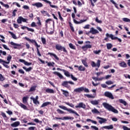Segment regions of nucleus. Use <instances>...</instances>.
<instances>
[{"instance_id": "nucleus-1", "label": "nucleus", "mask_w": 130, "mask_h": 130, "mask_svg": "<svg viewBox=\"0 0 130 130\" xmlns=\"http://www.w3.org/2000/svg\"><path fill=\"white\" fill-rule=\"evenodd\" d=\"M103 106L109 111H112V112H113L114 113H118V111L117 109H115L112 106L109 105V104L103 103Z\"/></svg>"}, {"instance_id": "nucleus-2", "label": "nucleus", "mask_w": 130, "mask_h": 130, "mask_svg": "<svg viewBox=\"0 0 130 130\" xmlns=\"http://www.w3.org/2000/svg\"><path fill=\"white\" fill-rule=\"evenodd\" d=\"M59 108H61V109H63V110H66L67 111H68L70 113H73L74 114H75L77 116H80V115L78 114V113L75 111H74L72 109H68L67 108V107L62 106H59Z\"/></svg>"}, {"instance_id": "nucleus-3", "label": "nucleus", "mask_w": 130, "mask_h": 130, "mask_svg": "<svg viewBox=\"0 0 130 130\" xmlns=\"http://www.w3.org/2000/svg\"><path fill=\"white\" fill-rule=\"evenodd\" d=\"M85 92V93H89L90 90H89V89L84 87H81L77 88H76L74 89V92H76V93H81V92Z\"/></svg>"}, {"instance_id": "nucleus-4", "label": "nucleus", "mask_w": 130, "mask_h": 130, "mask_svg": "<svg viewBox=\"0 0 130 130\" xmlns=\"http://www.w3.org/2000/svg\"><path fill=\"white\" fill-rule=\"evenodd\" d=\"M106 37L104 39V40L106 41L109 38V37L112 39V40H117L119 42H121L122 40L118 38L117 37H114L113 35L111 34L109 35L108 33H107L106 34Z\"/></svg>"}, {"instance_id": "nucleus-5", "label": "nucleus", "mask_w": 130, "mask_h": 130, "mask_svg": "<svg viewBox=\"0 0 130 130\" xmlns=\"http://www.w3.org/2000/svg\"><path fill=\"white\" fill-rule=\"evenodd\" d=\"M55 48L58 51H63L65 53H68V50L66 49V47H62L61 45L57 44L55 45Z\"/></svg>"}, {"instance_id": "nucleus-6", "label": "nucleus", "mask_w": 130, "mask_h": 130, "mask_svg": "<svg viewBox=\"0 0 130 130\" xmlns=\"http://www.w3.org/2000/svg\"><path fill=\"white\" fill-rule=\"evenodd\" d=\"M24 39H25V40H26L27 41H28L29 43H31L32 44H34V43H35L34 45L35 46H36L37 49H39V47H40V45H38V44L37 43V42H36L35 40H33V39L31 40L29 38H27L26 37L24 38Z\"/></svg>"}, {"instance_id": "nucleus-7", "label": "nucleus", "mask_w": 130, "mask_h": 130, "mask_svg": "<svg viewBox=\"0 0 130 130\" xmlns=\"http://www.w3.org/2000/svg\"><path fill=\"white\" fill-rule=\"evenodd\" d=\"M63 73H64V75L66 76L69 78V77H71V79L73 81H78V78L74 77V75L73 74H70V72L69 71H66V70H63Z\"/></svg>"}, {"instance_id": "nucleus-8", "label": "nucleus", "mask_w": 130, "mask_h": 130, "mask_svg": "<svg viewBox=\"0 0 130 130\" xmlns=\"http://www.w3.org/2000/svg\"><path fill=\"white\" fill-rule=\"evenodd\" d=\"M69 84H70V85H75V83L73 81H65L62 82V83H61V86H63V87H65V88H67V89H69V88H70V87Z\"/></svg>"}, {"instance_id": "nucleus-9", "label": "nucleus", "mask_w": 130, "mask_h": 130, "mask_svg": "<svg viewBox=\"0 0 130 130\" xmlns=\"http://www.w3.org/2000/svg\"><path fill=\"white\" fill-rule=\"evenodd\" d=\"M101 62V60H100V59L98 60L96 63H95L93 61H92L91 62V66L92 68H95L96 67H97L98 68H100Z\"/></svg>"}, {"instance_id": "nucleus-10", "label": "nucleus", "mask_w": 130, "mask_h": 130, "mask_svg": "<svg viewBox=\"0 0 130 130\" xmlns=\"http://www.w3.org/2000/svg\"><path fill=\"white\" fill-rule=\"evenodd\" d=\"M92 92L94 93L93 95L92 94H84V96L86 97H87V98H92L94 99L95 97H96V90L95 89H92Z\"/></svg>"}, {"instance_id": "nucleus-11", "label": "nucleus", "mask_w": 130, "mask_h": 130, "mask_svg": "<svg viewBox=\"0 0 130 130\" xmlns=\"http://www.w3.org/2000/svg\"><path fill=\"white\" fill-rule=\"evenodd\" d=\"M104 95L105 97H108V98H109L110 99H114V96H113L112 93L109 91H106L104 93Z\"/></svg>"}, {"instance_id": "nucleus-12", "label": "nucleus", "mask_w": 130, "mask_h": 130, "mask_svg": "<svg viewBox=\"0 0 130 130\" xmlns=\"http://www.w3.org/2000/svg\"><path fill=\"white\" fill-rule=\"evenodd\" d=\"M74 117H55V118H54V119H61V120H67L68 119H71L72 120H73L74 119Z\"/></svg>"}, {"instance_id": "nucleus-13", "label": "nucleus", "mask_w": 130, "mask_h": 130, "mask_svg": "<svg viewBox=\"0 0 130 130\" xmlns=\"http://www.w3.org/2000/svg\"><path fill=\"white\" fill-rule=\"evenodd\" d=\"M37 19L38 21L37 22L38 26H37L36 29L40 30V28L42 27V23H41V20H40V17H37Z\"/></svg>"}, {"instance_id": "nucleus-14", "label": "nucleus", "mask_w": 130, "mask_h": 130, "mask_svg": "<svg viewBox=\"0 0 130 130\" xmlns=\"http://www.w3.org/2000/svg\"><path fill=\"white\" fill-rule=\"evenodd\" d=\"M75 108H83V109H86V105L83 102H80L77 106H75Z\"/></svg>"}, {"instance_id": "nucleus-15", "label": "nucleus", "mask_w": 130, "mask_h": 130, "mask_svg": "<svg viewBox=\"0 0 130 130\" xmlns=\"http://www.w3.org/2000/svg\"><path fill=\"white\" fill-rule=\"evenodd\" d=\"M89 32H91L92 35H96V34H99V31L94 27H91Z\"/></svg>"}, {"instance_id": "nucleus-16", "label": "nucleus", "mask_w": 130, "mask_h": 130, "mask_svg": "<svg viewBox=\"0 0 130 130\" xmlns=\"http://www.w3.org/2000/svg\"><path fill=\"white\" fill-rule=\"evenodd\" d=\"M96 118L98 119H100L99 120V122L100 123V124H102V123H105L106 121H107V119L101 117H97Z\"/></svg>"}, {"instance_id": "nucleus-17", "label": "nucleus", "mask_w": 130, "mask_h": 130, "mask_svg": "<svg viewBox=\"0 0 130 130\" xmlns=\"http://www.w3.org/2000/svg\"><path fill=\"white\" fill-rule=\"evenodd\" d=\"M19 61H20V62H22V63H24L25 66H27V67H29V66H31V64H32V62H28L23 59H19Z\"/></svg>"}, {"instance_id": "nucleus-18", "label": "nucleus", "mask_w": 130, "mask_h": 130, "mask_svg": "<svg viewBox=\"0 0 130 130\" xmlns=\"http://www.w3.org/2000/svg\"><path fill=\"white\" fill-rule=\"evenodd\" d=\"M74 68H78V70L80 71V72H84V71H86V68L82 65L79 67L78 65H75Z\"/></svg>"}, {"instance_id": "nucleus-19", "label": "nucleus", "mask_w": 130, "mask_h": 130, "mask_svg": "<svg viewBox=\"0 0 130 130\" xmlns=\"http://www.w3.org/2000/svg\"><path fill=\"white\" fill-rule=\"evenodd\" d=\"M32 6L34 7H37L38 8H42L43 7V4L40 2L36 3L35 4H32Z\"/></svg>"}, {"instance_id": "nucleus-20", "label": "nucleus", "mask_w": 130, "mask_h": 130, "mask_svg": "<svg viewBox=\"0 0 130 130\" xmlns=\"http://www.w3.org/2000/svg\"><path fill=\"white\" fill-rule=\"evenodd\" d=\"M86 21H87V19H83V20H80V21H77V20L74 19H73V22L74 23H75V24H82V23H84V22H86Z\"/></svg>"}, {"instance_id": "nucleus-21", "label": "nucleus", "mask_w": 130, "mask_h": 130, "mask_svg": "<svg viewBox=\"0 0 130 130\" xmlns=\"http://www.w3.org/2000/svg\"><path fill=\"white\" fill-rule=\"evenodd\" d=\"M53 74H54V75H56V76H58V77L59 78V79L63 80V79H64V78H63V76H62V75H61V74L57 72H54L53 73Z\"/></svg>"}, {"instance_id": "nucleus-22", "label": "nucleus", "mask_w": 130, "mask_h": 130, "mask_svg": "<svg viewBox=\"0 0 130 130\" xmlns=\"http://www.w3.org/2000/svg\"><path fill=\"white\" fill-rule=\"evenodd\" d=\"M48 55H50V56H53L56 60H59V58L58 57V56L56 55V54L53 53H51V52H48Z\"/></svg>"}, {"instance_id": "nucleus-23", "label": "nucleus", "mask_w": 130, "mask_h": 130, "mask_svg": "<svg viewBox=\"0 0 130 130\" xmlns=\"http://www.w3.org/2000/svg\"><path fill=\"white\" fill-rule=\"evenodd\" d=\"M61 91L62 92V94L65 96V97H69V96H70V93H69V91L63 89H61Z\"/></svg>"}, {"instance_id": "nucleus-24", "label": "nucleus", "mask_w": 130, "mask_h": 130, "mask_svg": "<svg viewBox=\"0 0 130 130\" xmlns=\"http://www.w3.org/2000/svg\"><path fill=\"white\" fill-rule=\"evenodd\" d=\"M19 125H20V121H16L11 124V126L12 127H17V126H19Z\"/></svg>"}, {"instance_id": "nucleus-25", "label": "nucleus", "mask_w": 130, "mask_h": 130, "mask_svg": "<svg viewBox=\"0 0 130 130\" xmlns=\"http://www.w3.org/2000/svg\"><path fill=\"white\" fill-rule=\"evenodd\" d=\"M103 128H105L106 129H113V125L104 126L102 127V129H103Z\"/></svg>"}, {"instance_id": "nucleus-26", "label": "nucleus", "mask_w": 130, "mask_h": 130, "mask_svg": "<svg viewBox=\"0 0 130 130\" xmlns=\"http://www.w3.org/2000/svg\"><path fill=\"white\" fill-rule=\"evenodd\" d=\"M10 44H11V45H12L13 46H14V49H17V48H18L17 47V46H21L20 44H16V43H14L13 42H11Z\"/></svg>"}, {"instance_id": "nucleus-27", "label": "nucleus", "mask_w": 130, "mask_h": 130, "mask_svg": "<svg viewBox=\"0 0 130 130\" xmlns=\"http://www.w3.org/2000/svg\"><path fill=\"white\" fill-rule=\"evenodd\" d=\"M46 93H49L50 94H54V90L52 89L47 88L45 90Z\"/></svg>"}, {"instance_id": "nucleus-28", "label": "nucleus", "mask_w": 130, "mask_h": 130, "mask_svg": "<svg viewBox=\"0 0 130 130\" xmlns=\"http://www.w3.org/2000/svg\"><path fill=\"white\" fill-rule=\"evenodd\" d=\"M22 69H23V70H25V72H31V71H32V70H33V68L31 67H29L28 68H27L26 67H22Z\"/></svg>"}, {"instance_id": "nucleus-29", "label": "nucleus", "mask_w": 130, "mask_h": 130, "mask_svg": "<svg viewBox=\"0 0 130 130\" xmlns=\"http://www.w3.org/2000/svg\"><path fill=\"white\" fill-rule=\"evenodd\" d=\"M21 28V29H22V30H24L25 28H26V29H27V31H30V32H34V29L29 28L27 26H22Z\"/></svg>"}, {"instance_id": "nucleus-30", "label": "nucleus", "mask_w": 130, "mask_h": 130, "mask_svg": "<svg viewBox=\"0 0 130 130\" xmlns=\"http://www.w3.org/2000/svg\"><path fill=\"white\" fill-rule=\"evenodd\" d=\"M19 106H20V107H21V108H23V109H24V110H28V108L27 107V106L23 104L22 103H19Z\"/></svg>"}, {"instance_id": "nucleus-31", "label": "nucleus", "mask_w": 130, "mask_h": 130, "mask_svg": "<svg viewBox=\"0 0 130 130\" xmlns=\"http://www.w3.org/2000/svg\"><path fill=\"white\" fill-rule=\"evenodd\" d=\"M119 65L121 67V68H126L127 67V65L126 64V63L124 61H122L121 62H120L119 63Z\"/></svg>"}, {"instance_id": "nucleus-32", "label": "nucleus", "mask_w": 130, "mask_h": 130, "mask_svg": "<svg viewBox=\"0 0 130 130\" xmlns=\"http://www.w3.org/2000/svg\"><path fill=\"white\" fill-rule=\"evenodd\" d=\"M91 112L93 114H100V112L97 110V109L94 108V109L91 110Z\"/></svg>"}, {"instance_id": "nucleus-33", "label": "nucleus", "mask_w": 130, "mask_h": 130, "mask_svg": "<svg viewBox=\"0 0 130 130\" xmlns=\"http://www.w3.org/2000/svg\"><path fill=\"white\" fill-rule=\"evenodd\" d=\"M51 21H52V20L50 18H48L45 21V27H46V28H48V23H49V22H51Z\"/></svg>"}, {"instance_id": "nucleus-34", "label": "nucleus", "mask_w": 130, "mask_h": 130, "mask_svg": "<svg viewBox=\"0 0 130 130\" xmlns=\"http://www.w3.org/2000/svg\"><path fill=\"white\" fill-rule=\"evenodd\" d=\"M41 13L43 14V16H47L48 17H50V15H49V13L47 12L46 11H41Z\"/></svg>"}, {"instance_id": "nucleus-35", "label": "nucleus", "mask_w": 130, "mask_h": 130, "mask_svg": "<svg viewBox=\"0 0 130 130\" xmlns=\"http://www.w3.org/2000/svg\"><path fill=\"white\" fill-rule=\"evenodd\" d=\"M30 99L32 100L34 104L37 105V104H40V103L39 101H38V100H35V98H30Z\"/></svg>"}, {"instance_id": "nucleus-36", "label": "nucleus", "mask_w": 130, "mask_h": 130, "mask_svg": "<svg viewBox=\"0 0 130 130\" xmlns=\"http://www.w3.org/2000/svg\"><path fill=\"white\" fill-rule=\"evenodd\" d=\"M51 103L50 102H45L41 106V108H43V107H46V106H47L48 105H50Z\"/></svg>"}, {"instance_id": "nucleus-37", "label": "nucleus", "mask_w": 130, "mask_h": 130, "mask_svg": "<svg viewBox=\"0 0 130 130\" xmlns=\"http://www.w3.org/2000/svg\"><path fill=\"white\" fill-rule=\"evenodd\" d=\"M90 103L92 104V105H98L99 102L97 100L91 101Z\"/></svg>"}, {"instance_id": "nucleus-38", "label": "nucleus", "mask_w": 130, "mask_h": 130, "mask_svg": "<svg viewBox=\"0 0 130 130\" xmlns=\"http://www.w3.org/2000/svg\"><path fill=\"white\" fill-rule=\"evenodd\" d=\"M22 102L24 104H26L28 102V96H24L22 99Z\"/></svg>"}, {"instance_id": "nucleus-39", "label": "nucleus", "mask_w": 130, "mask_h": 130, "mask_svg": "<svg viewBox=\"0 0 130 130\" xmlns=\"http://www.w3.org/2000/svg\"><path fill=\"white\" fill-rule=\"evenodd\" d=\"M88 49V48H92V46L91 45H86L82 47V49Z\"/></svg>"}, {"instance_id": "nucleus-40", "label": "nucleus", "mask_w": 130, "mask_h": 130, "mask_svg": "<svg viewBox=\"0 0 130 130\" xmlns=\"http://www.w3.org/2000/svg\"><path fill=\"white\" fill-rule=\"evenodd\" d=\"M46 63H47V66H48V67H54V64H55V63H54V62H47V61H46Z\"/></svg>"}, {"instance_id": "nucleus-41", "label": "nucleus", "mask_w": 130, "mask_h": 130, "mask_svg": "<svg viewBox=\"0 0 130 130\" xmlns=\"http://www.w3.org/2000/svg\"><path fill=\"white\" fill-rule=\"evenodd\" d=\"M0 4L1 5H2V6H3V7H5V8H6V9H9V8H10V6H9V5L5 4L3 2L0 1Z\"/></svg>"}, {"instance_id": "nucleus-42", "label": "nucleus", "mask_w": 130, "mask_h": 130, "mask_svg": "<svg viewBox=\"0 0 130 130\" xmlns=\"http://www.w3.org/2000/svg\"><path fill=\"white\" fill-rule=\"evenodd\" d=\"M58 15L59 16V19L61 22H63L64 20H63V18L61 16V14H60V12L59 11L58 12Z\"/></svg>"}, {"instance_id": "nucleus-43", "label": "nucleus", "mask_w": 130, "mask_h": 130, "mask_svg": "<svg viewBox=\"0 0 130 130\" xmlns=\"http://www.w3.org/2000/svg\"><path fill=\"white\" fill-rule=\"evenodd\" d=\"M119 102L120 103H121L122 104H123V105H124V106H126V102H125V101H124L122 99H120L119 100Z\"/></svg>"}, {"instance_id": "nucleus-44", "label": "nucleus", "mask_w": 130, "mask_h": 130, "mask_svg": "<svg viewBox=\"0 0 130 130\" xmlns=\"http://www.w3.org/2000/svg\"><path fill=\"white\" fill-rule=\"evenodd\" d=\"M37 86H31L28 92H33V91H35L36 90Z\"/></svg>"}, {"instance_id": "nucleus-45", "label": "nucleus", "mask_w": 130, "mask_h": 130, "mask_svg": "<svg viewBox=\"0 0 130 130\" xmlns=\"http://www.w3.org/2000/svg\"><path fill=\"white\" fill-rule=\"evenodd\" d=\"M69 26L70 27V29H71V31H72L73 32H75V29L74 28V27L73 26V24L72 23V22H69Z\"/></svg>"}, {"instance_id": "nucleus-46", "label": "nucleus", "mask_w": 130, "mask_h": 130, "mask_svg": "<svg viewBox=\"0 0 130 130\" xmlns=\"http://www.w3.org/2000/svg\"><path fill=\"white\" fill-rule=\"evenodd\" d=\"M9 33L11 35L13 39H17V36H16V35H15V34L12 32L11 31H9Z\"/></svg>"}, {"instance_id": "nucleus-47", "label": "nucleus", "mask_w": 130, "mask_h": 130, "mask_svg": "<svg viewBox=\"0 0 130 130\" xmlns=\"http://www.w3.org/2000/svg\"><path fill=\"white\" fill-rule=\"evenodd\" d=\"M17 22L18 23V24H22V16H19L17 20Z\"/></svg>"}, {"instance_id": "nucleus-48", "label": "nucleus", "mask_w": 130, "mask_h": 130, "mask_svg": "<svg viewBox=\"0 0 130 130\" xmlns=\"http://www.w3.org/2000/svg\"><path fill=\"white\" fill-rule=\"evenodd\" d=\"M112 46H113L112 45V44H111V43L107 44V49H111V48H112Z\"/></svg>"}, {"instance_id": "nucleus-49", "label": "nucleus", "mask_w": 130, "mask_h": 130, "mask_svg": "<svg viewBox=\"0 0 130 130\" xmlns=\"http://www.w3.org/2000/svg\"><path fill=\"white\" fill-rule=\"evenodd\" d=\"M69 47H70L71 49L76 50V46H74V45H73V44L70 43V44H69Z\"/></svg>"}, {"instance_id": "nucleus-50", "label": "nucleus", "mask_w": 130, "mask_h": 130, "mask_svg": "<svg viewBox=\"0 0 130 130\" xmlns=\"http://www.w3.org/2000/svg\"><path fill=\"white\" fill-rule=\"evenodd\" d=\"M82 62L84 66V67L88 68V63H87L86 60H82Z\"/></svg>"}, {"instance_id": "nucleus-51", "label": "nucleus", "mask_w": 130, "mask_h": 130, "mask_svg": "<svg viewBox=\"0 0 130 130\" xmlns=\"http://www.w3.org/2000/svg\"><path fill=\"white\" fill-rule=\"evenodd\" d=\"M41 39L43 44H46V39L45 38L41 37Z\"/></svg>"}, {"instance_id": "nucleus-52", "label": "nucleus", "mask_w": 130, "mask_h": 130, "mask_svg": "<svg viewBox=\"0 0 130 130\" xmlns=\"http://www.w3.org/2000/svg\"><path fill=\"white\" fill-rule=\"evenodd\" d=\"M65 104H66V105H68V106H70V107H72V108H74V105L73 104H70L68 102H64Z\"/></svg>"}, {"instance_id": "nucleus-53", "label": "nucleus", "mask_w": 130, "mask_h": 130, "mask_svg": "<svg viewBox=\"0 0 130 130\" xmlns=\"http://www.w3.org/2000/svg\"><path fill=\"white\" fill-rule=\"evenodd\" d=\"M34 121H35V122H37V123H40V124H41V123H42V121H39V120L37 118H36L34 120Z\"/></svg>"}, {"instance_id": "nucleus-54", "label": "nucleus", "mask_w": 130, "mask_h": 130, "mask_svg": "<svg viewBox=\"0 0 130 130\" xmlns=\"http://www.w3.org/2000/svg\"><path fill=\"white\" fill-rule=\"evenodd\" d=\"M57 112H58V113H59V114H63V113H64V112L61 111V110L58 109L56 110Z\"/></svg>"}, {"instance_id": "nucleus-55", "label": "nucleus", "mask_w": 130, "mask_h": 130, "mask_svg": "<svg viewBox=\"0 0 130 130\" xmlns=\"http://www.w3.org/2000/svg\"><path fill=\"white\" fill-rule=\"evenodd\" d=\"M0 81L1 82H3V81H5V77L2 75V74H0Z\"/></svg>"}, {"instance_id": "nucleus-56", "label": "nucleus", "mask_w": 130, "mask_h": 130, "mask_svg": "<svg viewBox=\"0 0 130 130\" xmlns=\"http://www.w3.org/2000/svg\"><path fill=\"white\" fill-rule=\"evenodd\" d=\"M106 84L107 85H112V84H113V82H112L111 80H109L106 82Z\"/></svg>"}, {"instance_id": "nucleus-57", "label": "nucleus", "mask_w": 130, "mask_h": 130, "mask_svg": "<svg viewBox=\"0 0 130 130\" xmlns=\"http://www.w3.org/2000/svg\"><path fill=\"white\" fill-rule=\"evenodd\" d=\"M95 22H96V23H99V24H102V21L99 20V19H98V16L95 18Z\"/></svg>"}, {"instance_id": "nucleus-58", "label": "nucleus", "mask_w": 130, "mask_h": 130, "mask_svg": "<svg viewBox=\"0 0 130 130\" xmlns=\"http://www.w3.org/2000/svg\"><path fill=\"white\" fill-rule=\"evenodd\" d=\"M17 12V9H14L12 12V17H16V12Z\"/></svg>"}, {"instance_id": "nucleus-59", "label": "nucleus", "mask_w": 130, "mask_h": 130, "mask_svg": "<svg viewBox=\"0 0 130 130\" xmlns=\"http://www.w3.org/2000/svg\"><path fill=\"white\" fill-rule=\"evenodd\" d=\"M100 52H101V50H99L98 51L97 50L93 51V53H94V54H99Z\"/></svg>"}, {"instance_id": "nucleus-60", "label": "nucleus", "mask_w": 130, "mask_h": 130, "mask_svg": "<svg viewBox=\"0 0 130 130\" xmlns=\"http://www.w3.org/2000/svg\"><path fill=\"white\" fill-rule=\"evenodd\" d=\"M31 27H37V25H36V23L35 22H32L31 24H30Z\"/></svg>"}, {"instance_id": "nucleus-61", "label": "nucleus", "mask_w": 130, "mask_h": 130, "mask_svg": "<svg viewBox=\"0 0 130 130\" xmlns=\"http://www.w3.org/2000/svg\"><path fill=\"white\" fill-rule=\"evenodd\" d=\"M11 59H12V55H11V54H9L7 57V61H11Z\"/></svg>"}, {"instance_id": "nucleus-62", "label": "nucleus", "mask_w": 130, "mask_h": 130, "mask_svg": "<svg viewBox=\"0 0 130 130\" xmlns=\"http://www.w3.org/2000/svg\"><path fill=\"white\" fill-rule=\"evenodd\" d=\"M123 21L124 22H130V19L127 18H123Z\"/></svg>"}, {"instance_id": "nucleus-63", "label": "nucleus", "mask_w": 130, "mask_h": 130, "mask_svg": "<svg viewBox=\"0 0 130 130\" xmlns=\"http://www.w3.org/2000/svg\"><path fill=\"white\" fill-rule=\"evenodd\" d=\"M91 128H93L94 130H99V128L97 127L96 126H91Z\"/></svg>"}, {"instance_id": "nucleus-64", "label": "nucleus", "mask_w": 130, "mask_h": 130, "mask_svg": "<svg viewBox=\"0 0 130 130\" xmlns=\"http://www.w3.org/2000/svg\"><path fill=\"white\" fill-rule=\"evenodd\" d=\"M122 128L123 130H130V128L127 127L126 126H123Z\"/></svg>"}]
</instances>
